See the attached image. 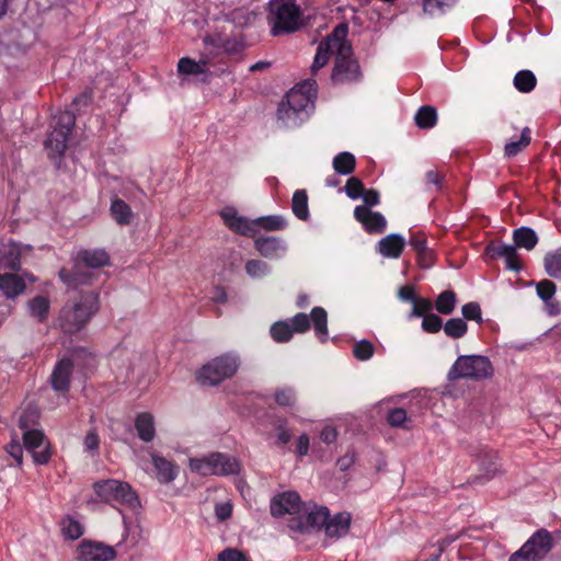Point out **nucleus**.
I'll use <instances>...</instances> for the list:
<instances>
[{
	"instance_id": "nucleus-1",
	"label": "nucleus",
	"mask_w": 561,
	"mask_h": 561,
	"mask_svg": "<svg viewBox=\"0 0 561 561\" xmlns=\"http://www.w3.org/2000/svg\"><path fill=\"white\" fill-rule=\"evenodd\" d=\"M99 310V296L85 291L70 298L61 308L58 317L60 329L68 334L79 332Z\"/></svg>"
},
{
	"instance_id": "nucleus-2",
	"label": "nucleus",
	"mask_w": 561,
	"mask_h": 561,
	"mask_svg": "<svg viewBox=\"0 0 561 561\" xmlns=\"http://www.w3.org/2000/svg\"><path fill=\"white\" fill-rule=\"evenodd\" d=\"M494 368L486 356L482 355H460L447 373V379L455 381L458 379L484 380L493 376Z\"/></svg>"
},
{
	"instance_id": "nucleus-3",
	"label": "nucleus",
	"mask_w": 561,
	"mask_h": 561,
	"mask_svg": "<svg viewBox=\"0 0 561 561\" xmlns=\"http://www.w3.org/2000/svg\"><path fill=\"white\" fill-rule=\"evenodd\" d=\"M270 7L273 36L294 33L300 27L301 13L294 0H272Z\"/></svg>"
},
{
	"instance_id": "nucleus-4",
	"label": "nucleus",
	"mask_w": 561,
	"mask_h": 561,
	"mask_svg": "<svg viewBox=\"0 0 561 561\" xmlns=\"http://www.w3.org/2000/svg\"><path fill=\"white\" fill-rule=\"evenodd\" d=\"M240 366V359L232 353L215 357L205 364L197 373L196 379L204 386H217L225 379L236 375Z\"/></svg>"
},
{
	"instance_id": "nucleus-5",
	"label": "nucleus",
	"mask_w": 561,
	"mask_h": 561,
	"mask_svg": "<svg viewBox=\"0 0 561 561\" xmlns=\"http://www.w3.org/2000/svg\"><path fill=\"white\" fill-rule=\"evenodd\" d=\"M81 263L87 267L99 268L110 264V255L104 250H82L78 254V262L72 272L60 270L59 277L69 287H77L88 283L90 273L82 270Z\"/></svg>"
},
{
	"instance_id": "nucleus-6",
	"label": "nucleus",
	"mask_w": 561,
	"mask_h": 561,
	"mask_svg": "<svg viewBox=\"0 0 561 561\" xmlns=\"http://www.w3.org/2000/svg\"><path fill=\"white\" fill-rule=\"evenodd\" d=\"M35 410L25 411L19 420L20 427L23 432V443L26 450L32 455L36 465H46L50 457V444L46 439L44 433L39 430H27L28 419H37Z\"/></svg>"
},
{
	"instance_id": "nucleus-7",
	"label": "nucleus",
	"mask_w": 561,
	"mask_h": 561,
	"mask_svg": "<svg viewBox=\"0 0 561 561\" xmlns=\"http://www.w3.org/2000/svg\"><path fill=\"white\" fill-rule=\"evenodd\" d=\"M76 123L75 114L64 111L53 117V130L45 140V149L54 160H60L67 148L68 135Z\"/></svg>"
},
{
	"instance_id": "nucleus-8",
	"label": "nucleus",
	"mask_w": 561,
	"mask_h": 561,
	"mask_svg": "<svg viewBox=\"0 0 561 561\" xmlns=\"http://www.w3.org/2000/svg\"><path fill=\"white\" fill-rule=\"evenodd\" d=\"M190 469L202 476H231L239 473L240 463L230 455L213 453L202 458H191Z\"/></svg>"
},
{
	"instance_id": "nucleus-9",
	"label": "nucleus",
	"mask_w": 561,
	"mask_h": 561,
	"mask_svg": "<svg viewBox=\"0 0 561 561\" xmlns=\"http://www.w3.org/2000/svg\"><path fill=\"white\" fill-rule=\"evenodd\" d=\"M98 496L107 503H118L130 508L139 506V500L131 486L118 480L98 481L93 484Z\"/></svg>"
},
{
	"instance_id": "nucleus-10",
	"label": "nucleus",
	"mask_w": 561,
	"mask_h": 561,
	"mask_svg": "<svg viewBox=\"0 0 561 561\" xmlns=\"http://www.w3.org/2000/svg\"><path fill=\"white\" fill-rule=\"evenodd\" d=\"M352 54L351 45L344 39L335 56V64L331 75L333 83L345 84L360 79L359 65L352 58Z\"/></svg>"
},
{
	"instance_id": "nucleus-11",
	"label": "nucleus",
	"mask_w": 561,
	"mask_h": 561,
	"mask_svg": "<svg viewBox=\"0 0 561 561\" xmlns=\"http://www.w3.org/2000/svg\"><path fill=\"white\" fill-rule=\"evenodd\" d=\"M348 32V26L345 23L339 24L334 31L328 35L325 41L321 42L319 44L317 54L314 56L311 71L312 73H316L319 69L324 67L327 62L329 61V58L331 54L337 55L340 47L342 45V42L346 39Z\"/></svg>"
},
{
	"instance_id": "nucleus-12",
	"label": "nucleus",
	"mask_w": 561,
	"mask_h": 561,
	"mask_svg": "<svg viewBox=\"0 0 561 561\" xmlns=\"http://www.w3.org/2000/svg\"><path fill=\"white\" fill-rule=\"evenodd\" d=\"M329 510L325 506L314 507L311 511L302 510L298 516L290 517L288 527L293 531L309 533L324 528L328 522Z\"/></svg>"
},
{
	"instance_id": "nucleus-13",
	"label": "nucleus",
	"mask_w": 561,
	"mask_h": 561,
	"mask_svg": "<svg viewBox=\"0 0 561 561\" xmlns=\"http://www.w3.org/2000/svg\"><path fill=\"white\" fill-rule=\"evenodd\" d=\"M471 456L474 457L479 465L480 476L476 478L481 482L490 481L499 472L500 463L497 461V455L494 450L484 447H479L472 450Z\"/></svg>"
},
{
	"instance_id": "nucleus-14",
	"label": "nucleus",
	"mask_w": 561,
	"mask_h": 561,
	"mask_svg": "<svg viewBox=\"0 0 561 561\" xmlns=\"http://www.w3.org/2000/svg\"><path fill=\"white\" fill-rule=\"evenodd\" d=\"M115 557V549L103 542L83 540L78 547L79 561H111Z\"/></svg>"
},
{
	"instance_id": "nucleus-15",
	"label": "nucleus",
	"mask_w": 561,
	"mask_h": 561,
	"mask_svg": "<svg viewBox=\"0 0 561 561\" xmlns=\"http://www.w3.org/2000/svg\"><path fill=\"white\" fill-rule=\"evenodd\" d=\"M301 501L297 492L287 491L276 495L271 501V514L275 517L285 514L298 516L301 513Z\"/></svg>"
},
{
	"instance_id": "nucleus-16",
	"label": "nucleus",
	"mask_w": 561,
	"mask_h": 561,
	"mask_svg": "<svg viewBox=\"0 0 561 561\" xmlns=\"http://www.w3.org/2000/svg\"><path fill=\"white\" fill-rule=\"evenodd\" d=\"M220 216L225 225L233 232L245 236L254 237L256 233L254 220L238 215L237 210L232 207H227L220 211Z\"/></svg>"
},
{
	"instance_id": "nucleus-17",
	"label": "nucleus",
	"mask_w": 561,
	"mask_h": 561,
	"mask_svg": "<svg viewBox=\"0 0 561 561\" xmlns=\"http://www.w3.org/2000/svg\"><path fill=\"white\" fill-rule=\"evenodd\" d=\"M524 546H528L527 550L537 561H541L553 548V539L547 529L541 528L534 533Z\"/></svg>"
},
{
	"instance_id": "nucleus-18",
	"label": "nucleus",
	"mask_w": 561,
	"mask_h": 561,
	"mask_svg": "<svg viewBox=\"0 0 561 561\" xmlns=\"http://www.w3.org/2000/svg\"><path fill=\"white\" fill-rule=\"evenodd\" d=\"M354 217L369 233H381L385 231L387 226V221L380 213L371 211L366 206H356L354 209Z\"/></svg>"
},
{
	"instance_id": "nucleus-19",
	"label": "nucleus",
	"mask_w": 561,
	"mask_h": 561,
	"mask_svg": "<svg viewBox=\"0 0 561 561\" xmlns=\"http://www.w3.org/2000/svg\"><path fill=\"white\" fill-rule=\"evenodd\" d=\"M72 369L73 363L69 358H64L57 363L50 376V383L55 391L67 392L69 390Z\"/></svg>"
},
{
	"instance_id": "nucleus-20",
	"label": "nucleus",
	"mask_w": 561,
	"mask_h": 561,
	"mask_svg": "<svg viewBox=\"0 0 561 561\" xmlns=\"http://www.w3.org/2000/svg\"><path fill=\"white\" fill-rule=\"evenodd\" d=\"M352 516L347 512H341L331 517L329 515L328 522L324 525L325 536L333 539L344 537L350 531Z\"/></svg>"
},
{
	"instance_id": "nucleus-21",
	"label": "nucleus",
	"mask_w": 561,
	"mask_h": 561,
	"mask_svg": "<svg viewBox=\"0 0 561 561\" xmlns=\"http://www.w3.org/2000/svg\"><path fill=\"white\" fill-rule=\"evenodd\" d=\"M150 457L156 469V478L160 483L168 484L175 480L178 470L172 461L156 453H150Z\"/></svg>"
},
{
	"instance_id": "nucleus-22",
	"label": "nucleus",
	"mask_w": 561,
	"mask_h": 561,
	"mask_svg": "<svg viewBox=\"0 0 561 561\" xmlns=\"http://www.w3.org/2000/svg\"><path fill=\"white\" fill-rule=\"evenodd\" d=\"M404 245L403 237L398 233H390L378 242L377 250L385 257L397 259L401 255Z\"/></svg>"
},
{
	"instance_id": "nucleus-23",
	"label": "nucleus",
	"mask_w": 561,
	"mask_h": 561,
	"mask_svg": "<svg viewBox=\"0 0 561 561\" xmlns=\"http://www.w3.org/2000/svg\"><path fill=\"white\" fill-rule=\"evenodd\" d=\"M254 247L261 255L267 259L277 257L279 252L286 251L284 240L277 237L257 238L254 241Z\"/></svg>"
},
{
	"instance_id": "nucleus-24",
	"label": "nucleus",
	"mask_w": 561,
	"mask_h": 561,
	"mask_svg": "<svg viewBox=\"0 0 561 561\" xmlns=\"http://www.w3.org/2000/svg\"><path fill=\"white\" fill-rule=\"evenodd\" d=\"M277 118L283 127L294 128L301 125L308 118V113L299 112L280 102L277 110Z\"/></svg>"
},
{
	"instance_id": "nucleus-25",
	"label": "nucleus",
	"mask_w": 561,
	"mask_h": 561,
	"mask_svg": "<svg viewBox=\"0 0 561 561\" xmlns=\"http://www.w3.org/2000/svg\"><path fill=\"white\" fill-rule=\"evenodd\" d=\"M26 284L23 276L13 273L2 274V295L8 299H14L25 291Z\"/></svg>"
},
{
	"instance_id": "nucleus-26",
	"label": "nucleus",
	"mask_w": 561,
	"mask_h": 561,
	"mask_svg": "<svg viewBox=\"0 0 561 561\" xmlns=\"http://www.w3.org/2000/svg\"><path fill=\"white\" fill-rule=\"evenodd\" d=\"M531 141V131L528 127L522 128L520 137L515 139V136H510L508 141L504 147V154L506 158H513L519 152L525 150Z\"/></svg>"
},
{
	"instance_id": "nucleus-27",
	"label": "nucleus",
	"mask_w": 561,
	"mask_h": 561,
	"mask_svg": "<svg viewBox=\"0 0 561 561\" xmlns=\"http://www.w3.org/2000/svg\"><path fill=\"white\" fill-rule=\"evenodd\" d=\"M135 427L139 438L146 443L151 442L156 436L154 420L148 412L139 413L136 416Z\"/></svg>"
},
{
	"instance_id": "nucleus-28",
	"label": "nucleus",
	"mask_w": 561,
	"mask_h": 561,
	"mask_svg": "<svg viewBox=\"0 0 561 561\" xmlns=\"http://www.w3.org/2000/svg\"><path fill=\"white\" fill-rule=\"evenodd\" d=\"M513 240L516 247L530 251L537 245L538 236L534 229L520 227L513 231Z\"/></svg>"
},
{
	"instance_id": "nucleus-29",
	"label": "nucleus",
	"mask_w": 561,
	"mask_h": 561,
	"mask_svg": "<svg viewBox=\"0 0 561 561\" xmlns=\"http://www.w3.org/2000/svg\"><path fill=\"white\" fill-rule=\"evenodd\" d=\"M310 318L313 323L314 332L321 342L327 341L328 336V314L322 307H314L311 310Z\"/></svg>"
},
{
	"instance_id": "nucleus-30",
	"label": "nucleus",
	"mask_w": 561,
	"mask_h": 561,
	"mask_svg": "<svg viewBox=\"0 0 561 561\" xmlns=\"http://www.w3.org/2000/svg\"><path fill=\"white\" fill-rule=\"evenodd\" d=\"M291 210L300 220L309 218L308 195L305 190H297L291 198Z\"/></svg>"
},
{
	"instance_id": "nucleus-31",
	"label": "nucleus",
	"mask_w": 561,
	"mask_h": 561,
	"mask_svg": "<svg viewBox=\"0 0 561 561\" xmlns=\"http://www.w3.org/2000/svg\"><path fill=\"white\" fill-rule=\"evenodd\" d=\"M21 247L16 243L9 242L2 249V267L10 270H19L20 267Z\"/></svg>"
},
{
	"instance_id": "nucleus-32",
	"label": "nucleus",
	"mask_w": 561,
	"mask_h": 561,
	"mask_svg": "<svg viewBox=\"0 0 561 561\" xmlns=\"http://www.w3.org/2000/svg\"><path fill=\"white\" fill-rule=\"evenodd\" d=\"M543 266L550 277L561 278V247L545 255Z\"/></svg>"
},
{
	"instance_id": "nucleus-33",
	"label": "nucleus",
	"mask_w": 561,
	"mask_h": 561,
	"mask_svg": "<svg viewBox=\"0 0 561 561\" xmlns=\"http://www.w3.org/2000/svg\"><path fill=\"white\" fill-rule=\"evenodd\" d=\"M283 102L291 108L298 110L302 113H308L307 107L310 103V96L307 95L300 88H294L289 93H287L286 101Z\"/></svg>"
},
{
	"instance_id": "nucleus-34",
	"label": "nucleus",
	"mask_w": 561,
	"mask_h": 561,
	"mask_svg": "<svg viewBox=\"0 0 561 561\" xmlns=\"http://www.w3.org/2000/svg\"><path fill=\"white\" fill-rule=\"evenodd\" d=\"M356 165L355 157L347 151L341 152L333 159V169L336 173L348 175L354 172Z\"/></svg>"
},
{
	"instance_id": "nucleus-35",
	"label": "nucleus",
	"mask_w": 561,
	"mask_h": 561,
	"mask_svg": "<svg viewBox=\"0 0 561 561\" xmlns=\"http://www.w3.org/2000/svg\"><path fill=\"white\" fill-rule=\"evenodd\" d=\"M111 214L119 225H128L133 217V211L129 205L119 198L112 202Z\"/></svg>"
},
{
	"instance_id": "nucleus-36",
	"label": "nucleus",
	"mask_w": 561,
	"mask_h": 561,
	"mask_svg": "<svg viewBox=\"0 0 561 561\" xmlns=\"http://www.w3.org/2000/svg\"><path fill=\"white\" fill-rule=\"evenodd\" d=\"M417 127L427 129L435 126L437 113L433 106L424 105L419 108L414 117Z\"/></svg>"
},
{
	"instance_id": "nucleus-37",
	"label": "nucleus",
	"mask_w": 561,
	"mask_h": 561,
	"mask_svg": "<svg viewBox=\"0 0 561 561\" xmlns=\"http://www.w3.org/2000/svg\"><path fill=\"white\" fill-rule=\"evenodd\" d=\"M536 82V77L530 70H520L514 77V87L523 93L533 91Z\"/></svg>"
},
{
	"instance_id": "nucleus-38",
	"label": "nucleus",
	"mask_w": 561,
	"mask_h": 561,
	"mask_svg": "<svg viewBox=\"0 0 561 561\" xmlns=\"http://www.w3.org/2000/svg\"><path fill=\"white\" fill-rule=\"evenodd\" d=\"M28 310L32 317L44 321L49 312V300L44 296H36L28 302Z\"/></svg>"
},
{
	"instance_id": "nucleus-39",
	"label": "nucleus",
	"mask_w": 561,
	"mask_h": 561,
	"mask_svg": "<svg viewBox=\"0 0 561 561\" xmlns=\"http://www.w3.org/2000/svg\"><path fill=\"white\" fill-rule=\"evenodd\" d=\"M456 307V294L445 290L437 296L435 309L442 314H450Z\"/></svg>"
},
{
	"instance_id": "nucleus-40",
	"label": "nucleus",
	"mask_w": 561,
	"mask_h": 561,
	"mask_svg": "<svg viewBox=\"0 0 561 561\" xmlns=\"http://www.w3.org/2000/svg\"><path fill=\"white\" fill-rule=\"evenodd\" d=\"M254 222H255V228L261 227L268 231L283 230L287 226L286 219L282 216H277V215L259 217V218L254 219Z\"/></svg>"
},
{
	"instance_id": "nucleus-41",
	"label": "nucleus",
	"mask_w": 561,
	"mask_h": 561,
	"mask_svg": "<svg viewBox=\"0 0 561 561\" xmlns=\"http://www.w3.org/2000/svg\"><path fill=\"white\" fill-rule=\"evenodd\" d=\"M61 533L65 536V538L76 540L82 536L83 527L78 520L73 519L71 516H66L61 520Z\"/></svg>"
},
{
	"instance_id": "nucleus-42",
	"label": "nucleus",
	"mask_w": 561,
	"mask_h": 561,
	"mask_svg": "<svg viewBox=\"0 0 561 561\" xmlns=\"http://www.w3.org/2000/svg\"><path fill=\"white\" fill-rule=\"evenodd\" d=\"M467 330L468 325L466 321L461 318L449 319L444 325V331L446 335H448L451 339L462 337L467 333Z\"/></svg>"
},
{
	"instance_id": "nucleus-43",
	"label": "nucleus",
	"mask_w": 561,
	"mask_h": 561,
	"mask_svg": "<svg viewBox=\"0 0 561 561\" xmlns=\"http://www.w3.org/2000/svg\"><path fill=\"white\" fill-rule=\"evenodd\" d=\"M485 251L492 259L507 260V259H512V256L515 255V252L517 250H516L515 244L513 245V244L500 243V244L488 245Z\"/></svg>"
},
{
	"instance_id": "nucleus-44",
	"label": "nucleus",
	"mask_w": 561,
	"mask_h": 561,
	"mask_svg": "<svg viewBox=\"0 0 561 561\" xmlns=\"http://www.w3.org/2000/svg\"><path fill=\"white\" fill-rule=\"evenodd\" d=\"M272 337L279 343L288 342L293 336L289 321H278L271 327Z\"/></svg>"
},
{
	"instance_id": "nucleus-45",
	"label": "nucleus",
	"mask_w": 561,
	"mask_h": 561,
	"mask_svg": "<svg viewBox=\"0 0 561 561\" xmlns=\"http://www.w3.org/2000/svg\"><path fill=\"white\" fill-rule=\"evenodd\" d=\"M455 4V0H424L423 11L427 14L434 15L437 13H444L446 9H449Z\"/></svg>"
},
{
	"instance_id": "nucleus-46",
	"label": "nucleus",
	"mask_w": 561,
	"mask_h": 561,
	"mask_svg": "<svg viewBox=\"0 0 561 561\" xmlns=\"http://www.w3.org/2000/svg\"><path fill=\"white\" fill-rule=\"evenodd\" d=\"M245 272L252 278L263 277L271 268L267 263L261 260H250L245 263Z\"/></svg>"
},
{
	"instance_id": "nucleus-47",
	"label": "nucleus",
	"mask_w": 561,
	"mask_h": 561,
	"mask_svg": "<svg viewBox=\"0 0 561 561\" xmlns=\"http://www.w3.org/2000/svg\"><path fill=\"white\" fill-rule=\"evenodd\" d=\"M375 346L368 340H360L354 344L353 354L358 360H367L373 357Z\"/></svg>"
},
{
	"instance_id": "nucleus-48",
	"label": "nucleus",
	"mask_w": 561,
	"mask_h": 561,
	"mask_svg": "<svg viewBox=\"0 0 561 561\" xmlns=\"http://www.w3.org/2000/svg\"><path fill=\"white\" fill-rule=\"evenodd\" d=\"M387 422L392 427L409 428L407 423L409 422L407 411L402 408H396L388 412Z\"/></svg>"
},
{
	"instance_id": "nucleus-49",
	"label": "nucleus",
	"mask_w": 561,
	"mask_h": 561,
	"mask_svg": "<svg viewBox=\"0 0 561 561\" xmlns=\"http://www.w3.org/2000/svg\"><path fill=\"white\" fill-rule=\"evenodd\" d=\"M275 401L279 407L291 408L296 402V393L293 388L277 389L274 394Z\"/></svg>"
},
{
	"instance_id": "nucleus-50",
	"label": "nucleus",
	"mask_w": 561,
	"mask_h": 561,
	"mask_svg": "<svg viewBox=\"0 0 561 561\" xmlns=\"http://www.w3.org/2000/svg\"><path fill=\"white\" fill-rule=\"evenodd\" d=\"M557 286L549 279H543L536 285V291L540 299L543 301L550 300L556 294Z\"/></svg>"
},
{
	"instance_id": "nucleus-51",
	"label": "nucleus",
	"mask_w": 561,
	"mask_h": 561,
	"mask_svg": "<svg viewBox=\"0 0 561 561\" xmlns=\"http://www.w3.org/2000/svg\"><path fill=\"white\" fill-rule=\"evenodd\" d=\"M288 321L291 325L293 333H304L310 328V318L302 312L297 313Z\"/></svg>"
},
{
	"instance_id": "nucleus-52",
	"label": "nucleus",
	"mask_w": 561,
	"mask_h": 561,
	"mask_svg": "<svg viewBox=\"0 0 561 561\" xmlns=\"http://www.w3.org/2000/svg\"><path fill=\"white\" fill-rule=\"evenodd\" d=\"M443 328V320L434 314L428 313L423 317L422 329L428 333H437Z\"/></svg>"
},
{
	"instance_id": "nucleus-53",
	"label": "nucleus",
	"mask_w": 561,
	"mask_h": 561,
	"mask_svg": "<svg viewBox=\"0 0 561 561\" xmlns=\"http://www.w3.org/2000/svg\"><path fill=\"white\" fill-rule=\"evenodd\" d=\"M178 70L184 75H198L203 72L202 66L190 58H181L178 64Z\"/></svg>"
},
{
	"instance_id": "nucleus-54",
	"label": "nucleus",
	"mask_w": 561,
	"mask_h": 561,
	"mask_svg": "<svg viewBox=\"0 0 561 561\" xmlns=\"http://www.w3.org/2000/svg\"><path fill=\"white\" fill-rule=\"evenodd\" d=\"M344 191L350 198L357 199L363 194L364 185L359 179L350 178L345 184Z\"/></svg>"
},
{
	"instance_id": "nucleus-55",
	"label": "nucleus",
	"mask_w": 561,
	"mask_h": 561,
	"mask_svg": "<svg viewBox=\"0 0 561 561\" xmlns=\"http://www.w3.org/2000/svg\"><path fill=\"white\" fill-rule=\"evenodd\" d=\"M461 313L467 320H474L478 323L482 322V312L478 302H469L462 306Z\"/></svg>"
},
{
	"instance_id": "nucleus-56",
	"label": "nucleus",
	"mask_w": 561,
	"mask_h": 561,
	"mask_svg": "<svg viewBox=\"0 0 561 561\" xmlns=\"http://www.w3.org/2000/svg\"><path fill=\"white\" fill-rule=\"evenodd\" d=\"M433 308V305L432 302L428 300V299H424V298H421V299H415V301L413 302V308H412V311L410 313V318L412 317H424L426 314L430 313V311L432 310Z\"/></svg>"
},
{
	"instance_id": "nucleus-57",
	"label": "nucleus",
	"mask_w": 561,
	"mask_h": 561,
	"mask_svg": "<svg viewBox=\"0 0 561 561\" xmlns=\"http://www.w3.org/2000/svg\"><path fill=\"white\" fill-rule=\"evenodd\" d=\"M218 561H250L245 553L233 548H227L218 554Z\"/></svg>"
},
{
	"instance_id": "nucleus-58",
	"label": "nucleus",
	"mask_w": 561,
	"mask_h": 561,
	"mask_svg": "<svg viewBox=\"0 0 561 561\" xmlns=\"http://www.w3.org/2000/svg\"><path fill=\"white\" fill-rule=\"evenodd\" d=\"M412 249L419 254V256H426L428 255L431 257V250L427 248L426 240L420 236H413L411 237L409 241Z\"/></svg>"
},
{
	"instance_id": "nucleus-59",
	"label": "nucleus",
	"mask_w": 561,
	"mask_h": 561,
	"mask_svg": "<svg viewBox=\"0 0 561 561\" xmlns=\"http://www.w3.org/2000/svg\"><path fill=\"white\" fill-rule=\"evenodd\" d=\"M84 448L87 451L92 453L93 455L98 454L100 446V438L94 430L88 432L84 437Z\"/></svg>"
},
{
	"instance_id": "nucleus-60",
	"label": "nucleus",
	"mask_w": 561,
	"mask_h": 561,
	"mask_svg": "<svg viewBox=\"0 0 561 561\" xmlns=\"http://www.w3.org/2000/svg\"><path fill=\"white\" fill-rule=\"evenodd\" d=\"M7 453L9 454L10 457H12L16 465L20 467L23 462V448L22 446L16 443V442H12L8 447H7Z\"/></svg>"
},
{
	"instance_id": "nucleus-61",
	"label": "nucleus",
	"mask_w": 561,
	"mask_h": 561,
	"mask_svg": "<svg viewBox=\"0 0 561 561\" xmlns=\"http://www.w3.org/2000/svg\"><path fill=\"white\" fill-rule=\"evenodd\" d=\"M363 198L366 207L376 206L379 204V193L376 190H365L363 191V194L360 195Z\"/></svg>"
},
{
	"instance_id": "nucleus-62",
	"label": "nucleus",
	"mask_w": 561,
	"mask_h": 561,
	"mask_svg": "<svg viewBox=\"0 0 561 561\" xmlns=\"http://www.w3.org/2000/svg\"><path fill=\"white\" fill-rule=\"evenodd\" d=\"M355 462V453L353 450H348L344 456L340 457L336 460V466L341 471H346L350 469Z\"/></svg>"
},
{
	"instance_id": "nucleus-63",
	"label": "nucleus",
	"mask_w": 561,
	"mask_h": 561,
	"mask_svg": "<svg viewBox=\"0 0 561 561\" xmlns=\"http://www.w3.org/2000/svg\"><path fill=\"white\" fill-rule=\"evenodd\" d=\"M215 513L220 522L228 519L232 513V506L230 503H219L215 507Z\"/></svg>"
},
{
	"instance_id": "nucleus-64",
	"label": "nucleus",
	"mask_w": 561,
	"mask_h": 561,
	"mask_svg": "<svg viewBox=\"0 0 561 561\" xmlns=\"http://www.w3.org/2000/svg\"><path fill=\"white\" fill-rule=\"evenodd\" d=\"M425 179L427 184H433L437 190L442 188V182L444 180V174L439 173L436 170H428L425 173Z\"/></svg>"
}]
</instances>
